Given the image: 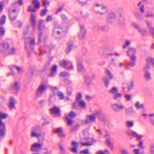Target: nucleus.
I'll return each instance as SVG.
<instances>
[{
	"instance_id": "1",
	"label": "nucleus",
	"mask_w": 154,
	"mask_h": 154,
	"mask_svg": "<svg viewBox=\"0 0 154 154\" xmlns=\"http://www.w3.org/2000/svg\"><path fill=\"white\" fill-rule=\"evenodd\" d=\"M20 11V8L17 3H14L11 5L8 11L9 16L11 21L16 20Z\"/></svg>"
},
{
	"instance_id": "2",
	"label": "nucleus",
	"mask_w": 154,
	"mask_h": 154,
	"mask_svg": "<svg viewBox=\"0 0 154 154\" xmlns=\"http://www.w3.org/2000/svg\"><path fill=\"white\" fill-rule=\"evenodd\" d=\"M7 117L6 113L0 112V137L2 138L5 137L6 132L5 123L3 122L2 119H6Z\"/></svg>"
},
{
	"instance_id": "3",
	"label": "nucleus",
	"mask_w": 154,
	"mask_h": 154,
	"mask_svg": "<svg viewBox=\"0 0 154 154\" xmlns=\"http://www.w3.org/2000/svg\"><path fill=\"white\" fill-rule=\"evenodd\" d=\"M66 32L64 28L55 27L53 31V35L54 37L57 39L60 38L61 37L65 36Z\"/></svg>"
},
{
	"instance_id": "4",
	"label": "nucleus",
	"mask_w": 154,
	"mask_h": 154,
	"mask_svg": "<svg viewBox=\"0 0 154 154\" xmlns=\"http://www.w3.org/2000/svg\"><path fill=\"white\" fill-rule=\"evenodd\" d=\"M126 134L128 136H132L134 137L137 138V140H139V147L141 149H143L144 147L143 146V143L141 140L142 139V136L135 131H127Z\"/></svg>"
},
{
	"instance_id": "5",
	"label": "nucleus",
	"mask_w": 154,
	"mask_h": 154,
	"mask_svg": "<svg viewBox=\"0 0 154 154\" xmlns=\"http://www.w3.org/2000/svg\"><path fill=\"white\" fill-rule=\"evenodd\" d=\"M93 9L95 12L101 15L106 13L107 11V8L105 6L99 4H96L93 7Z\"/></svg>"
},
{
	"instance_id": "6",
	"label": "nucleus",
	"mask_w": 154,
	"mask_h": 154,
	"mask_svg": "<svg viewBox=\"0 0 154 154\" xmlns=\"http://www.w3.org/2000/svg\"><path fill=\"white\" fill-rule=\"evenodd\" d=\"M45 28V26L43 21L42 20H39L38 29V44H40L41 42L42 37L43 35V33L42 31Z\"/></svg>"
},
{
	"instance_id": "7",
	"label": "nucleus",
	"mask_w": 154,
	"mask_h": 154,
	"mask_svg": "<svg viewBox=\"0 0 154 154\" xmlns=\"http://www.w3.org/2000/svg\"><path fill=\"white\" fill-rule=\"evenodd\" d=\"M104 73L106 75L109 77L108 78L106 76H105L103 78V79L105 83V85L106 87H108L109 83L110 80L113 78V76L110 71L107 69H105Z\"/></svg>"
},
{
	"instance_id": "8",
	"label": "nucleus",
	"mask_w": 154,
	"mask_h": 154,
	"mask_svg": "<svg viewBox=\"0 0 154 154\" xmlns=\"http://www.w3.org/2000/svg\"><path fill=\"white\" fill-rule=\"evenodd\" d=\"M47 87L45 84L39 85L36 91V95L37 97L42 96L44 92L46 91Z\"/></svg>"
},
{
	"instance_id": "9",
	"label": "nucleus",
	"mask_w": 154,
	"mask_h": 154,
	"mask_svg": "<svg viewBox=\"0 0 154 154\" xmlns=\"http://www.w3.org/2000/svg\"><path fill=\"white\" fill-rule=\"evenodd\" d=\"M95 113H94L91 115H88L86 117V119L82 122L83 124L87 125L91 122H94L96 120Z\"/></svg>"
},
{
	"instance_id": "10",
	"label": "nucleus",
	"mask_w": 154,
	"mask_h": 154,
	"mask_svg": "<svg viewBox=\"0 0 154 154\" xmlns=\"http://www.w3.org/2000/svg\"><path fill=\"white\" fill-rule=\"evenodd\" d=\"M29 40L30 43H28L27 42L26 39V40L25 42V48L27 51H29V49H30V50H33L32 48V46L34 45L35 44V39L34 38L32 39L30 37H29L27 39Z\"/></svg>"
},
{
	"instance_id": "11",
	"label": "nucleus",
	"mask_w": 154,
	"mask_h": 154,
	"mask_svg": "<svg viewBox=\"0 0 154 154\" xmlns=\"http://www.w3.org/2000/svg\"><path fill=\"white\" fill-rule=\"evenodd\" d=\"M112 109L115 112H118L122 110H123L125 108L124 105L121 104L114 103L112 105Z\"/></svg>"
},
{
	"instance_id": "12",
	"label": "nucleus",
	"mask_w": 154,
	"mask_h": 154,
	"mask_svg": "<svg viewBox=\"0 0 154 154\" xmlns=\"http://www.w3.org/2000/svg\"><path fill=\"white\" fill-rule=\"evenodd\" d=\"M39 127H33L31 131V136L32 137L38 138L40 137L42 134L41 133H38L39 130Z\"/></svg>"
},
{
	"instance_id": "13",
	"label": "nucleus",
	"mask_w": 154,
	"mask_h": 154,
	"mask_svg": "<svg viewBox=\"0 0 154 154\" xmlns=\"http://www.w3.org/2000/svg\"><path fill=\"white\" fill-rule=\"evenodd\" d=\"M20 85L18 82H15L11 84V89L15 92L19 91L20 89Z\"/></svg>"
},
{
	"instance_id": "14",
	"label": "nucleus",
	"mask_w": 154,
	"mask_h": 154,
	"mask_svg": "<svg viewBox=\"0 0 154 154\" xmlns=\"http://www.w3.org/2000/svg\"><path fill=\"white\" fill-rule=\"evenodd\" d=\"M95 113L96 116L98 117L100 120L103 122L106 125H109V122L105 119L103 115L100 112H96Z\"/></svg>"
},
{
	"instance_id": "15",
	"label": "nucleus",
	"mask_w": 154,
	"mask_h": 154,
	"mask_svg": "<svg viewBox=\"0 0 154 154\" xmlns=\"http://www.w3.org/2000/svg\"><path fill=\"white\" fill-rule=\"evenodd\" d=\"M116 19L115 13L113 12L109 13L108 15L107 20L109 23H112L115 21Z\"/></svg>"
},
{
	"instance_id": "16",
	"label": "nucleus",
	"mask_w": 154,
	"mask_h": 154,
	"mask_svg": "<svg viewBox=\"0 0 154 154\" xmlns=\"http://www.w3.org/2000/svg\"><path fill=\"white\" fill-rule=\"evenodd\" d=\"M85 139L87 140L85 142L82 143V145L85 146H88L93 144V143L95 142V141L92 138H88V137H85Z\"/></svg>"
},
{
	"instance_id": "17",
	"label": "nucleus",
	"mask_w": 154,
	"mask_h": 154,
	"mask_svg": "<svg viewBox=\"0 0 154 154\" xmlns=\"http://www.w3.org/2000/svg\"><path fill=\"white\" fill-rule=\"evenodd\" d=\"M77 65L78 70L79 72H84L86 71V70L82 64V61L79 59L77 60Z\"/></svg>"
},
{
	"instance_id": "18",
	"label": "nucleus",
	"mask_w": 154,
	"mask_h": 154,
	"mask_svg": "<svg viewBox=\"0 0 154 154\" xmlns=\"http://www.w3.org/2000/svg\"><path fill=\"white\" fill-rule=\"evenodd\" d=\"M50 111L51 114H55L57 116L60 115V109L56 106H55L54 107L51 108L50 109Z\"/></svg>"
},
{
	"instance_id": "19",
	"label": "nucleus",
	"mask_w": 154,
	"mask_h": 154,
	"mask_svg": "<svg viewBox=\"0 0 154 154\" xmlns=\"http://www.w3.org/2000/svg\"><path fill=\"white\" fill-rule=\"evenodd\" d=\"M80 27L81 31L79 33V37L80 39H83L86 34V30L83 26L80 25Z\"/></svg>"
},
{
	"instance_id": "20",
	"label": "nucleus",
	"mask_w": 154,
	"mask_h": 154,
	"mask_svg": "<svg viewBox=\"0 0 154 154\" xmlns=\"http://www.w3.org/2000/svg\"><path fill=\"white\" fill-rule=\"evenodd\" d=\"M8 107L10 109H12L15 107V104L16 103V100L13 97H11L9 99Z\"/></svg>"
},
{
	"instance_id": "21",
	"label": "nucleus",
	"mask_w": 154,
	"mask_h": 154,
	"mask_svg": "<svg viewBox=\"0 0 154 154\" xmlns=\"http://www.w3.org/2000/svg\"><path fill=\"white\" fill-rule=\"evenodd\" d=\"M104 137L106 140V142L109 147L111 149H113V144L110 141V137L109 134L108 133H106Z\"/></svg>"
},
{
	"instance_id": "22",
	"label": "nucleus",
	"mask_w": 154,
	"mask_h": 154,
	"mask_svg": "<svg viewBox=\"0 0 154 154\" xmlns=\"http://www.w3.org/2000/svg\"><path fill=\"white\" fill-rule=\"evenodd\" d=\"M125 112L127 115L133 116L135 113V111L132 107H129L125 109Z\"/></svg>"
},
{
	"instance_id": "23",
	"label": "nucleus",
	"mask_w": 154,
	"mask_h": 154,
	"mask_svg": "<svg viewBox=\"0 0 154 154\" xmlns=\"http://www.w3.org/2000/svg\"><path fill=\"white\" fill-rule=\"evenodd\" d=\"M36 17L34 14H32L30 17V21L32 28L34 29L36 25Z\"/></svg>"
},
{
	"instance_id": "24",
	"label": "nucleus",
	"mask_w": 154,
	"mask_h": 154,
	"mask_svg": "<svg viewBox=\"0 0 154 154\" xmlns=\"http://www.w3.org/2000/svg\"><path fill=\"white\" fill-rule=\"evenodd\" d=\"M136 52V50L134 48L130 47L128 48V51L126 52V53L128 56L131 57V56L135 55Z\"/></svg>"
},
{
	"instance_id": "25",
	"label": "nucleus",
	"mask_w": 154,
	"mask_h": 154,
	"mask_svg": "<svg viewBox=\"0 0 154 154\" xmlns=\"http://www.w3.org/2000/svg\"><path fill=\"white\" fill-rule=\"evenodd\" d=\"M42 148V145L38 143H35L33 144L31 148V150L32 151H37L36 149H41Z\"/></svg>"
},
{
	"instance_id": "26",
	"label": "nucleus",
	"mask_w": 154,
	"mask_h": 154,
	"mask_svg": "<svg viewBox=\"0 0 154 154\" xmlns=\"http://www.w3.org/2000/svg\"><path fill=\"white\" fill-rule=\"evenodd\" d=\"M72 144L73 147L71 149V151L73 153H76L77 152V148L79 146L78 143L73 141L72 142Z\"/></svg>"
},
{
	"instance_id": "27",
	"label": "nucleus",
	"mask_w": 154,
	"mask_h": 154,
	"mask_svg": "<svg viewBox=\"0 0 154 154\" xmlns=\"http://www.w3.org/2000/svg\"><path fill=\"white\" fill-rule=\"evenodd\" d=\"M73 42L72 41H69L67 43V47L66 50L67 54H69L71 51L73 47Z\"/></svg>"
},
{
	"instance_id": "28",
	"label": "nucleus",
	"mask_w": 154,
	"mask_h": 154,
	"mask_svg": "<svg viewBox=\"0 0 154 154\" xmlns=\"http://www.w3.org/2000/svg\"><path fill=\"white\" fill-rule=\"evenodd\" d=\"M95 28L97 30L102 31L104 32H107L108 29V27L106 26H99L97 25L95 27Z\"/></svg>"
},
{
	"instance_id": "29",
	"label": "nucleus",
	"mask_w": 154,
	"mask_h": 154,
	"mask_svg": "<svg viewBox=\"0 0 154 154\" xmlns=\"http://www.w3.org/2000/svg\"><path fill=\"white\" fill-rule=\"evenodd\" d=\"M53 132L59 134L60 137H63L65 136V135L64 134L62 128H57L53 129Z\"/></svg>"
},
{
	"instance_id": "30",
	"label": "nucleus",
	"mask_w": 154,
	"mask_h": 154,
	"mask_svg": "<svg viewBox=\"0 0 154 154\" xmlns=\"http://www.w3.org/2000/svg\"><path fill=\"white\" fill-rule=\"evenodd\" d=\"M122 94L119 92L113 95V99L114 100L119 101L122 99Z\"/></svg>"
},
{
	"instance_id": "31",
	"label": "nucleus",
	"mask_w": 154,
	"mask_h": 154,
	"mask_svg": "<svg viewBox=\"0 0 154 154\" xmlns=\"http://www.w3.org/2000/svg\"><path fill=\"white\" fill-rule=\"evenodd\" d=\"M135 106L137 109H143L142 112L145 111L144 108V105L143 104H140L139 101H137L135 104Z\"/></svg>"
},
{
	"instance_id": "32",
	"label": "nucleus",
	"mask_w": 154,
	"mask_h": 154,
	"mask_svg": "<svg viewBox=\"0 0 154 154\" xmlns=\"http://www.w3.org/2000/svg\"><path fill=\"white\" fill-rule=\"evenodd\" d=\"M131 60L130 65L131 67H134L135 65L136 57L135 55L131 56L130 57Z\"/></svg>"
},
{
	"instance_id": "33",
	"label": "nucleus",
	"mask_w": 154,
	"mask_h": 154,
	"mask_svg": "<svg viewBox=\"0 0 154 154\" xmlns=\"http://www.w3.org/2000/svg\"><path fill=\"white\" fill-rule=\"evenodd\" d=\"M119 92L118 88L116 87H113L111 89L109 90V92L110 94L113 95Z\"/></svg>"
},
{
	"instance_id": "34",
	"label": "nucleus",
	"mask_w": 154,
	"mask_h": 154,
	"mask_svg": "<svg viewBox=\"0 0 154 154\" xmlns=\"http://www.w3.org/2000/svg\"><path fill=\"white\" fill-rule=\"evenodd\" d=\"M32 3L36 8H39L40 7V3L38 0H33Z\"/></svg>"
},
{
	"instance_id": "35",
	"label": "nucleus",
	"mask_w": 154,
	"mask_h": 154,
	"mask_svg": "<svg viewBox=\"0 0 154 154\" xmlns=\"http://www.w3.org/2000/svg\"><path fill=\"white\" fill-rule=\"evenodd\" d=\"M144 77L146 81H149L151 79V75L149 72H145Z\"/></svg>"
},
{
	"instance_id": "36",
	"label": "nucleus",
	"mask_w": 154,
	"mask_h": 154,
	"mask_svg": "<svg viewBox=\"0 0 154 154\" xmlns=\"http://www.w3.org/2000/svg\"><path fill=\"white\" fill-rule=\"evenodd\" d=\"M84 78L85 83L88 84H90L92 80L91 78L88 75H85Z\"/></svg>"
},
{
	"instance_id": "37",
	"label": "nucleus",
	"mask_w": 154,
	"mask_h": 154,
	"mask_svg": "<svg viewBox=\"0 0 154 154\" xmlns=\"http://www.w3.org/2000/svg\"><path fill=\"white\" fill-rule=\"evenodd\" d=\"M1 46L5 50L8 49L10 46L9 44L7 42L2 43Z\"/></svg>"
},
{
	"instance_id": "38",
	"label": "nucleus",
	"mask_w": 154,
	"mask_h": 154,
	"mask_svg": "<svg viewBox=\"0 0 154 154\" xmlns=\"http://www.w3.org/2000/svg\"><path fill=\"white\" fill-rule=\"evenodd\" d=\"M145 17L147 18L150 17H154V14L151 11H147L146 14L145 15Z\"/></svg>"
},
{
	"instance_id": "39",
	"label": "nucleus",
	"mask_w": 154,
	"mask_h": 154,
	"mask_svg": "<svg viewBox=\"0 0 154 154\" xmlns=\"http://www.w3.org/2000/svg\"><path fill=\"white\" fill-rule=\"evenodd\" d=\"M78 102L79 103V106L82 108H85L86 107L85 103L83 100H80Z\"/></svg>"
},
{
	"instance_id": "40",
	"label": "nucleus",
	"mask_w": 154,
	"mask_h": 154,
	"mask_svg": "<svg viewBox=\"0 0 154 154\" xmlns=\"http://www.w3.org/2000/svg\"><path fill=\"white\" fill-rule=\"evenodd\" d=\"M66 61L63 60L60 61V66L63 68L66 67Z\"/></svg>"
},
{
	"instance_id": "41",
	"label": "nucleus",
	"mask_w": 154,
	"mask_h": 154,
	"mask_svg": "<svg viewBox=\"0 0 154 154\" xmlns=\"http://www.w3.org/2000/svg\"><path fill=\"white\" fill-rule=\"evenodd\" d=\"M79 103L78 102H76L74 103L72 105V108L74 109H78L79 108Z\"/></svg>"
},
{
	"instance_id": "42",
	"label": "nucleus",
	"mask_w": 154,
	"mask_h": 154,
	"mask_svg": "<svg viewBox=\"0 0 154 154\" xmlns=\"http://www.w3.org/2000/svg\"><path fill=\"white\" fill-rule=\"evenodd\" d=\"M77 1L80 5H84L87 4L88 0H77Z\"/></svg>"
},
{
	"instance_id": "43",
	"label": "nucleus",
	"mask_w": 154,
	"mask_h": 154,
	"mask_svg": "<svg viewBox=\"0 0 154 154\" xmlns=\"http://www.w3.org/2000/svg\"><path fill=\"white\" fill-rule=\"evenodd\" d=\"M82 94L80 92L78 93L76 97V102H79L81 100V99L82 98Z\"/></svg>"
},
{
	"instance_id": "44",
	"label": "nucleus",
	"mask_w": 154,
	"mask_h": 154,
	"mask_svg": "<svg viewBox=\"0 0 154 154\" xmlns=\"http://www.w3.org/2000/svg\"><path fill=\"white\" fill-rule=\"evenodd\" d=\"M48 11L47 9H44L41 10L40 13V16L41 17H44L45 15Z\"/></svg>"
},
{
	"instance_id": "45",
	"label": "nucleus",
	"mask_w": 154,
	"mask_h": 154,
	"mask_svg": "<svg viewBox=\"0 0 154 154\" xmlns=\"http://www.w3.org/2000/svg\"><path fill=\"white\" fill-rule=\"evenodd\" d=\"M76 114L73 111L70 112L68 114V116L72 118H74L76 117Z\"/></svg>"
},
{
	"instance_id": "46",
	"label": "nucleus",
	"mask_w": 154,
	"mask_h": 154,
	"mask_svg": "<svg viewBox=\"0 0 154 154\" xmlns=\"http://www.w3.org/2000/svg\"><path fill=\"white\" fill-rule=\"evenodd\" d=\"M72 92V89L71 87H68L67 88V94L68 95H71Z\"/></svg>"
},
{
	"instance_id": "47",
	"label": "nucleus",
	"mask_w": 154,
	"mask_h": 154,
	"mask_svg": "<svg viewBox=\"0 0 154 154\" xmlns=\"http://www.w3.org/2000/svg\"><path fill=\"white\" fill-rule=\"evenodd\" d=\"M6 20V16L5 15H2L0 18V23L1 24L5 23Z\"/></svg>"
},
{
	"instance_id": "48",
	"label": "nucleus",
	"mask_w": 154,
	"mask_h": 154,
	"mask_svg": "<svg viewBox=\"0 0 154 154\" xmlns=\"http://www.w3.org/2000/svg\"><path fill=\"white\" fill-rule=\"evenodd\" d=\"M66 119L67 122V124L68 125H72V119H70L68 116H66Z\"/></svg>"
},
{
	"instance_id": "49",
	"label": "nucleus",
	"mask_w": 154,
	"mask_h": 154,
	"mask_svg": "<svg viewBox=\"0 0 154 154\" xmlns=\"http://www.w3.org/2000/svg\"><path fill=\"white\" fill-rule=\"evenodd\" d=\"M57 95L59 99L62 100L64 98V96L63 94L61 92H58L57 93Z\"/></svg>"
},
{
	"instance_id": "50",
	"label": "nucleus",
	"mask_w": 154,
	"mask_h": 154,
	"mask_svg": "<svg viewBox=\"0 0 154 154\" xmlns=\"http://www.w3.org/2000/svg\"><path fill=\"white\" fill-rule=\"evenodd\" d=\"M60 75L61 77H65L69 76V74L68 72H63L60 73Z\"/></svg>"
},
{
	"instance_id": "51",
	"label": "nucleus",
	"mask_w": 154,
	"mask_h": 154,
	"mask_svg": "<svg viewBox=\"0 0 154 154\" xmlns=\"http://www.w3.org/2000/svg\"><path fill=\"white\" fill-rule=\"evenodd\" d=\"M124 97L127 101H130L131 100L132 98L131 95L128 94H125L124 95Z\"/></svg>"
},
{
	"instance_id": "52",
	"label": "nucleus",
	"mask_w": 154,
	"mask_h": 154,
	"mask_svg": "<svg viewBox=\"0 0 154 154\" xmlns=\"http://www.w3.org/2000/svg\"><path fill=\"white\" fill-rule=\"evenodd\" d=\"M134 82L133 80H132L129 85L128 87V89L129 90H132L134 88Z\"/></svg>"
},
{
	"instance_id": "53",
	"label": "nucleus",
	"mask_w": 154,
	"mask_h": 154,
	"mask_svg": "<svg viewBox=\"0 0 154 154\" xmlns=\"http://www.w3.org/2000/svg\"><path fill=\"white\" fill-rule=\"evenodd\" d=\"M49 68V64L48 63H45L43 69V71H47Z\"/></svg>"
},
{
	"instance_id": "54",
	"label": "nucleus",
	"mask_w": 154,
	"mask_h": 154,
	"mask_svg": "<svg viewBox=\"0 0 154 154\" xmlns=\"http://www.w3.org/2000/svg\"><path fill=\"white\" fill-rule=\"evenodd\" d=\"M140 150L139 149H134L133 150L134 153L135 154H144V152L142 151L139 152Z\"/></svg>"
},
{
	"instance_id": "55",
	"label": "nucleus",
	"mask_w": 154,
	"mask_h": 154,
	"mask_svg": "<svg viewBox=\"0 0 154 154\" xmlns=\"http://www.w3.org/2000/svg\"><path fill=\"white\" fill-rule=\"evenodd\" d=\"M5 33V30L4 28L2 26L0 27V35L3 36Z\"/></svg>"
},
{
	"instance_id": "56",
	"label": "nucleus",
	"mask_w": 154,
	"mask_h": 154,
	"mask_svg": "<svg viewBox=\"0 0 154 154\" xmlns=\"http://www.w3.org/2000/svg\"><path fill=\"white\" fill-rule=\"evenodd\" d=\"M97 154H109V151L108 150H106L104 152L99 150L97 152Z\"/></svg>"
},
{
	"instance_id": "57",
	"label": "nucleus",
	"mask_w": 154,
	"mask_h": 154,
	"mask_svg": "<svg viewBox=\"0 0 154 154\" xmlns=\"http://www.w3.org/2000/svg\"><path fill=\"white\" fill-rule=\"evenodd\" d=\"M132 24L133 26L136 29L138 30L140 28L138 25L136 23L133 22L132 23Z\"/></svg>"
},
{
	"instance_id": "58",
	"label": "nucleus",
	"mask_w": 154,
	"mask_h": 154,
	"mask_svg": "<svg viewBox=\"0 0 154 154\" xmlns=\"http://www.w3.org/2000/svg\"><path fill=\"white\" fill-rule=\"evenodd\" d=\"M126 125L129 127H131L133 126L134 123L132 121H128L126 122Z\"/></svg>"
},
{
	"instance_id": "59",
	"label": "nucleus",
	"mask_w": 154,
	"mask_h": 154,
	"mask_svg": "<svg viewBox=\"0 0 154 154\" xmlns=\"http://www.w3.org/2000/svg\"><path fill=\"white\" fill-rule=\"evenodd\" d=\"M138 31L143 35H145L147 34V33L146 30L141 29V28Z\"/></svg>"
},
{
	"instance_id": "60",
	"label": "nucleus",
	"mask_w": 154,
	"mask_h": 154,
	"mask_svg": "<svg viewBox=\"0 0 154 154\" xmlns=\"http://www.w3.org/2000/svg\"><path fill=\"white\" fill-rule=\"evenodd\" d=\"M9 54H14L16 52L15 49L14 48H12L8 50Z\"/></svg>"
},
{
	"instance_id": "61",
	"label": "nucleus",
	"mask_w": 154,
	"mask_h": 154,
	"mask_svg": "<svg viewBox=\"0 0 154 154\" xmlns=\"http://www.w3.org/2000/svg\"><path fill=\"white\" fill-rule=\"evenodd\" d=\"M151 154H154V144L152 143L150 146Z\"/></svg>"
},
{
	"instance_id": "62",
	"label": "nucleus",
	"mask_w": 154,
	"mask_h": 154,
	"mask_svg": "<svg viewBox=\"0 0 154 154\" xmlns=\"http://www.w3.org/2000/svg\"><path fill=\"white\" fill-rule=\"evenodd\" d=\"M44 150V152H43V154H50L51 153V152L48 150L47 147L45 148Z\"/></svg>"
},
{
	"instance_id": "63",
	"label": "nucleus",
	"mask_w": 154,
	"mask_h": 154,
	"mask_svg": "<svg viewBox=\"0 0 154 154\" xmlns=\"http://www.w3.org/2000/svg\"><path fill=\"white\" fill-rule=\"evenodd\" d=\"M42 5L43 6H45L47 5H49L50 4L49 2L46 0H43L42 1Z\"/></svg>"
},
{
	"instance_id": "64",
	"label": "nucleus",
	"mask_w": 154,
	"mask_h": 154,
	"mask_svg": "<svg viewBox=\"0 0 154 154\" xmlns=\"http://www.w3.org/2000/svg\"><path fill=\"white\" fill-rule=\"evenodd\" d=\"M121 152L122 154H129L128 151L126 149H122Z\"/></svg>"
}]
</instances>
